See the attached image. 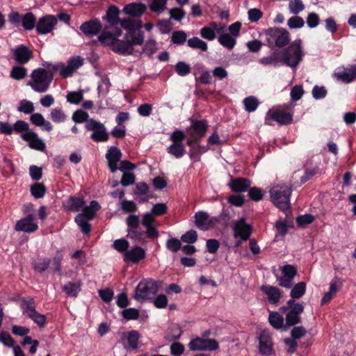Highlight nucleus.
I'll list each match as a JSON object with an SVG mask.
<instances>
[{
    "instance_id": "obj_1",
    "label": "nucleus",
    "mask_w": 356,
    "mask_h": 356,
    "mask_svg": "<svg viewBox=\"0 0 356 356\" xmlns=\"http://www.w3.org/2000/svg\"><path fill=\"white\" fill-rule=\"evenodd\" d=\"M155 217L151 211L143 215L142 225L146 229L144 232L140 227L139 217L135 214L129 215L126 218L127 236L135 241H143L145 236L151 239L156 238L159 236V231L153 225Z\"/></svg>"
},
{
    "instance_id": "obj_2",
    "label": "nucleus",
    "mask_w": 356,
    "mask_h": 356,
    "mask_svg": "<svg viewBox=\"0 0 356 356\" xmlns=\"http://www.w3.org/2000/svg\"><path fill=\"white\" fill-rule=\"evenodd\" d=\"M53 74L44 68H37L31 74V80L26 83L34 91L39 93L47 92L53 80Z\"/></svg>"
},
{
    "instance_id": "obj_3",
    "label": "nucleus",
    "mask_w": 356,
    "mask_h": 356,
    "mask_svg": "<svg viewBox=\"0 0 356 356\" xmlns=\"http://www.w3.org/2000/svg\"><path fill=\"white\" fill-rule=\"evenodd\" d=\"M144 38L140 32L129 31L125 35V40H118L113 50L118 54L129 55L133 53V46L143 44Z\"/></svg>"
},
{
    "instance_id": "obj_4",
    "label": "nucleus",
    "mask_w": 356,
    "mask_h": 356,
    "mask_svg": "<svg viewBox=\"0 0 356 356\" xmlns=\"http://www.w3.org/2000/svg\"><path fill=\"white\" fill-rule=\"evenodd\" d=\"M291 189L286 185H277L270 190L271 200L274 204L286 213L289 209V197Z\"/></svg>"
},
{
    "instance_id": "obj_5",
    "label": "nucleus",
    "mask_w": 356,
    "mask_h": 356,
    "mask_svg": "<svg viewBox=\"0 0 356 356\" xmlns=\"http://www.w3.org/2000/svg\"><path fill=\"white\" fill-rule=\"evenodd\" d=\"M302 41L297 39L286 49L280 52L282 61L291 67H296L302 60V52L301 49Z\"/></svg>"
},
{
    "instance_id": "obj_6",
    "label": "nucleus",
    "mask_w": 356,
    "mask_h": 356,
    "mask_svg": "<svg viewBox=\"0 0 356 356\" xmlns=\"http://www.w3.org/2000/svg\"><path fill=\"white\" fill-rule=\"evenodd\" d=\"M162 286V282L153 280L141 281L135 289L134 298L137 300L151 299Z\"/></svg>"
},
{
    "instance_id": "obj_7",
    "label": "nucleus",
    "mask_w": 356,
    "mask_h": 356,
    "mask_svg": "<svg viewBox=\"0 0 356 356\" xmlns=\"http://www.w3.org/2000/svg\"><path fill=\"white\" fill-rule=\"evenodd\" d=\"M268 44L281 48L287 45L291 40L289 32L284 28L272 27L264 31Z\"/></svg>"
},
{
    "instance_id": "obj_8",
    "label": "nucleus",
    "mask_w": 356,
    "mask_h": 356,
    "mask_svg": "<svg viewBox=\"0 0 356 356\" xmlns=\"http://www.w3.org/2000/svg\"><path fill=\"white\" fill-rule=\"evenodd\" d=\"M20 305L23 314L31 318L38 325H44L46 322V316L38 313L35 309V301L31 297L22 298Z\"/></svg>"
},
{
    "instance_id": "obj_9",
    "label": "nucleus",
    "mask_w": 356,
    "mask_h": 356,
    "mask_svg": "<svg viewBox=\"0 0 356 356\" xmlns=\"http://www.w3.org/2000/svg\"><path fill=\"white\" fill-rule=\"evenodd\" d=\"M86 128L87 130L92 131L90 137L94 141L99 143L108 140V134L102 123L90 119L86 123Z\"/></svg>"
},
{
    "instance_id": "obj_10",
    "label": "nucleus",
    "mask_w": 356,
    "mask_h": 356,
    "mask_svg": "<svg viewBox=\"0 0 356 356\" xmlns=\"http://www.w3.org/2000/svg\"><path fill=\"white\" fill-rule=\"evenodd\" d=\"M188 346L191 351H214L218 348V343L216 339L200 337L192 339Z\"/></svg>"
},
{
    "instance_id": "obj_11",
    "label": "nucleus",
    "mask_w": 356,
    "mask_h": 356,
    "mask_svg": "<svg viewBox=\"0 0 356 356\" xmlns=\"http://www.w3.org/2000/svg\"><path fill=\"white\" fill-rule=\"evenodd\" d=\"M83 64V59L80 56L72 57L67 61V65L54 67V70H59L60 74L66 78L71 76L73 72Z\"/></svg>"
},
{
    "instance_id": "obj_12",
    "label": "nucleus",
    "mask_w": 356,
    "mask_h": 356,
    "mask_svg": "<svg viewBox=\"0 0 356 356\" xmlns=\"http://www.w3.org/2000/svg\"><path fill=\"white\" fill-rule=\"evenodd\" d=\"M58 19L51 15H45L39 19L36 24V31L39 34H47L54 29Z\"/></svg>"
},
{
    "instance_id": "obj_13",
    "label": "nucleus",
    "mask_w": 356,
    "mask_h": 356,
    "mask_svg": "<svg viewBox=\"0 0 356 356\" xmlns=\"http://www.w3.org/2000/svg\"><path fill=\"white\" fill-rule=\"evenodd\" d=\"M195 224L201 230L211 229L218 222L216 218H209V214L205 211H198L195 214Z\"/></svg>"
},
{
    "instance_id": "obj_14",
    "label": "nucleus",
    "mask_w": 356,
    "mask_h": 356,
    "mask_svg": "<svg viewBox=\"0 0 356 356\" xmlns=\"http://www.w3.org/2000/svg\"><path fill=\"white\" fill-rule=\"evenodd\" d=\"M122 154L120 149L116 147H111L106 154V159L108 162V166L112 173L118 170V163L120 161Z\"/></svg>"
},
{
    "instance_id": "obj_15",
    "label": "nucleus",
    "mask_w": 356,
    "mask_h": 356,
    "mask_svg": "<svg viewBox=\"0 0 356 356\" xmlns=\"http://www.w3.org/2000/svg\"><path fill=\"white\" fill-rule=\"evenodd\" d=\"M259 352L262 356H273L276 354L270 335H259Z\"/></svg>"
},
{
    "instance_id": "obj_16",
    "label": "nucleus",
    "mask_w": 356,
    "mask_h": 356,
    "mask_svg": "<svg viewBox=\"0 0 356 356\" xmlns=\"http://www.w3.org/2000/svg\"><path fill=\"white\" fill-rule=\"evenodd\" d=\"M145 250L138 246H135L124 253V261L133 264L138 263L145 258Z\"/></svg>"
},
{
    "instance_id": "obj_17",
    "label": "nucleus",
    "mask_w": 356,
    "mask_h": 356,
    "mask_svg": "<svg viewBox=\"0 0 356 356\" xmlns=\"http://www.w3.org/2000/svg\"><path fill=\"white\" fill-rule=\"evenodd\" d=\"M22 138L28 142L29 147L32 149H35L39 151H44L45 149V144L39 138L38 134L34 131H29L24 134H22Z\"/></svg>"
},
{
    "instance_id": "obj_18",
    "label": "nucleus",
    "mask_w": 356,
    "mask_h": 356,
    "mask_svg": "<svg viewBox=\"0 0 356 356\" xmlns=\"http://www.w3.org/2000/svg\"><path fill=\"white\" fill-rule=\"evenodd\" d=\"M270 118L281 124H289L292 122V115L281 110H269L267 113L266 120Z\"/></svg>"
},
{
    "instance_id": "obj_19",
    "label": "nucleus",
    "mask_w": 356,
    "mask_h": 356,
    "mask_svg": "<svg viewBox=\"0 0 356 356\" xmlns=\"http://www.w3.org/2000/svg\"><path fill=\"white\" fill-rule=\"evenodd\" d=\"M235 237H240L243 240H247L251 234V227L246 224L244 218L237 220L234 225Z\"/></svg>"
},
{
    "instance_id": "obj_20",
    "label": "nucleus",
    "mask_w": 356,
    "mask_h": 356,
    "mask_svg": "<svg viewBox=\"0 0 356 356\" xmlns=\"http://www.w3.org/2000/svg\"><path fill=\"white\" fill-rule=\"evenodd\" d=\"M14 58L19 64H24L33 57L31 51L25 45H20L13 49Z\"/></svg>"
},
{
    "instance_id": "obj_21",
    "label": "nucleus",
    "mask_w": 356,
    "mask_h": 356,
    "mask_svg": "<svg viewBox=\"0 0 356 356\" xmlns=\"http://www.w3.org/2000/svg\"><path fill=\"white\" fill-rule=\"evenodd\" d=\"M38 229V225L34 222L33 215H29L27 217L18 220L15 225L17 231L25 232H33Z\"/></svg>"
},
{
    "instance_id": "obj_22",
    "label": "nucleus",
    "mask_w": 356,
    "mask_h": 356,
    "mask_svg": "<svg viewBox=\"0 0 356 356\" xmlns=\"http://www.w3.org/2000/svg\"><path fill=\"white\" fill-rule=\"evenodd\" d=\"M102 24L97 19L86 22L80 26V30L88 36L97 35L102 30Z\"/></svg>"
},
{
    "instance_id": "obj_23",
    "label": "nucleus",
    "mask_w": 356,
    "mask_h": 356,
    "mask_svg": "<svg viewBox=\"0 0 356 356\" xmlns=\"http://www.w3.org/2000/svg\"><path fill=\"white\" fill-rule=\"evenodd\" d=\"M304 311L303 305H296L286 315V324L287 326H293L300 322V314Z\"/></svg>"
},
{
    "instance_id": "obj_24",
    "label": "nucleus",
    "mask_w": 356,
    "mask_h": 356,
    "mask_svg": "<svg viewBox=\"0 0 356 356\" xmlns=\"http://www.w3.org/2000/svg\"><path fill=\"white\" fill-rule=\"evenodd\" d=\"M261 290L267 296L268 300L273 305L277 304L282 296L280 289L272 286H262Z\"/></svg>"
},
{
    "instance_id": "obj_25",
    "label": "nucleus",
    "mask_w": 356,
    "mask_h": 356,
    "mask_svg": "<svg viewBox=\"0 0 356 356\" xmlns=\"http://www.w3.org/2000/svg\"><path fill=\"white\" fill-rule=\"evenodd\" d=\"M250 181L245 178H236L232 179L229 186L236 193L246 191L250 187Z\"/></svg>"
},
{
    "instance_id": "obj_26",
    "label": "nucleus",
    "mask_w": 356,
    "mask_h": 356,
    "mask_svg": "<svg viewBox=\"0 0 356 356\" xmlns=\"http://www.w3.org/2000/svg\"><path fill=\"white\" fill-rule=\"evenodd\" d=\"M207 127L206 120H194L191 125L192 131L190 133L193 134L194 136L201 138L204 136Z\"/></svg>"
},
{
    "instance_id": "obj_27",
    "label": "nucleus",
    "mask_w": 356,
    "mask_h": 356,
    "mask_svg": "<svg viewBox=\"0 0 356 356\" xmlns=\"http://www.w3.org/2000/svg\"><path fill=\"white\" fill-rule=\"evenodd\" d=\"M139 338L140 335H122L118 343L127 350H136L138 348Z\"/></svg>"
},
{
    "instance_id": "obj_28",
    "label": "nucleus",
    "mask_w": 356,
    "mask_h": 356,
    "mask_svg": "<svg viewBox=\"0 0 356 356\" xmlns=\"http://www.w3.org/2000/svg\"><path fill=\"white\" fill-rule=\"evenodd\" d=\"M146 10V6L143 3H132L124 6L123 11L132 17L141 15Z\"/></svg>"
},
{
    "instance_id": "obj_29",
    "label": "nucleus",
    "mask_w": 356,
    "mask_h": 356,
    "mask_svg": "<svg viewBox=\"0 0 356 356\" xmlns=\"http://www.w3.org/2000/svg\"><path fill=\"white\" fill-rule=\"evenodd\" d=\"M31 122L38 126L42 127L43 129L51 131L53 129V126L49 121L46 120L42 114L33 113L30 117Z\"/></svg>"
},
{
    "instance_id": "obj_30",
    "label": "nucleus",
    "mask_w": 356,
    "mask_h": 356,
    "mask_svg": "<svg viewBox=\"0 0 356 356\" xmlns=\"http://www.w3.org/2000/svg\"><path fill=\"white\" fill-rule=\"evenodd\" d=\"M65 206L70 211H79L85 206V202L82 197L71 196L65 202Z\"/></svg>"
},
{
    "instance_id": "obj_31",
    "label": "nucleus",
    "mask_w": 356,
    "mask_h": 356,
    "mask_svg": "<svg viewBox=\"0 0 356 356\" xmlns=\"http://www.w3.org/2000/svg\"><path fill=\"white\" fill-rule=\"evenodd\" d=\"M63 291L69 296L76 298L81 291V282L74 283L72 282H67L63 286Z\"/></svg>"
},
{
    "instance_id": "obj_32",
    "label": "nucleus",
    "mask_w": 356,
    "mask_h": 356,
    "mask_svg": "<svg viewBox=\"0 0 356 356\" xmlns=\"http://www.w3.org/2000/svg\"><path fill=\"white\" fill-rule=\"evenodd\" d=\"M306 292V283L300 282L291 287L290 296L293 299H300Z\"/></svg>"
},
{
    "instance_id": "obj_33",
    "label": "nucleus",
    "mask_w": 356,
    "mask_h": 356,
    "mask_svg": "<svg viewBox=\"0 0 356 356\" xmlns=\"http://www.w3.org/2000/svg\"><path fill=\"white\" fill-rule=\"evenodd\" d=\"M352 71L351 66L341 72H335L334 74V76L344 83H350L355 78H356V76L354 75V73Z\"/></svg>"
},
{
    "instance_id": "obj_34",
    "label": "nucleus",
    "mask_w": 356,
    "mask_h": 356,
    "mask_svg": "<svg viewBox=\"0 0 356 356\" xmlns=\"http://www.w3.org/2000/svg\"><path fill=\"white\" fill-rule=\"evenodd\" d=\"M303 335H291V337L285 338L283 341L286 346V351L293 354L297 350V340H299Z\"/></svg>"
},
{
    "instance_id": "obj_35",
    "label": "nucleus",
    "mask_w": 356,
    "mask_h": 356,
    "mask_svg": "<svg viewBox=\"0 0 356 356\" xmlns=\"http://www.w3.org/2000/svg\"><path fill=\"white\" fill-rule=\"evenodd\" d=\"M187 44L192 49H200L202 51H207L208 49L207 44L197 37H193L188 39L187 41Z\"/></svg>"
},
{
    "instance_id": "obj_36",
    "label": "nucleus",
    "mask_w": 356,
    "mask_h": 356,
    "mask_svg": "<svg viewBox=\"0 0 356 356\" xmlns=\"http://www.w3.org/2000/svg\"><path fill=\"white\" fill-rule=\"evenodd\" d=\"M218 42L228 49H232L236 44V39L228 33H223L218 37Z\"/></svg>"
},
{
    "instance_id": "obj_37",
    "label": "nucleus",
    "mask_w": 356,
    "mask_h": 356,
    "mask_svg": "<svg viewBox=\"0 0 356 356\" xmlns=\"http://www.w3.org/2000/svg\"><path fill=\"white\" fill-rule=\"evenodd\" d=\"M118 14V8L115 6H111L106 12V18L111 25L115 26L117 25L120 22Z\"/></svg>"
},
{
    "instance_id": "obj_38",
    "label": "nucleus",
    "mask_w": 356,
    "mask_h": 356,
    "mask_svg": "<svg viewBox=\"0 0 356 356\" xmlns=\"http://www.w3.org/2000/svg\"><path fill=\"white\" fill-rule=\"evenodd\" d=\"M168 152L175 158H181L185 154L183 143H173L168 148Z\"/></svg>"
},
{
    "instance_id": "obj_39",
    "label": "nucleus",
    "mask_w": 356,
    "mask_h": 356,
    "mask_svg": "<svg viewBox=\"0 0 356 356\" xmlns=\"http://www.w3.org/2000/svg\"><path fill=\"white\" fill-rule=\"evenodd\" d=\"M22 26L26 30H32L35 25L36 19L32 13H26L22 18Z\"/></svg>"
},
{
    "instance_id": "obj_40",
    "label": "nucleus",
    "mask_w": 356,
    "mask_h": 356,
    "mask_svg": "<svg viewBox=\"0 0 356 356\" xmlns=\"http://www.w3.org/2000/svg\"><path fill=\"white\" fill-rule=\"evenodd\" d=\"M268 320L270 325L276 329H280L283 326L284 318L278 312H270L268 316Z\"/></svg>"
},
{
    "instance_id": "obj_41",
    "label": "nucleus",
    "mask_w": 356,
    "mask_h": 356,
    "mask_svg": "<svg viewBox=\"0 0 356 356\" xmlns=\"http://www.w3.org/2000/svg\"><path fill=\"white\" fill-rule=\"evenodd\" d=\"M98 40L106 45L111 46L112 49L118 40L115 35L110 32H103L99 36Z\"/></svg>"
},
{
    "instance_id": "obj_42",
    "label": "nucleus",
    "mask_w": 356,
    "mask_h": 356,
    "mask_svg": "<svg viewBox=\"0 0 356 356\" xmlns=\"http://www.w3.org/2000/svg\"><path fill=\"white\" fill-rule=\"evenodd\" d=\"M50 117L51 120L56 123L63 122L67 119V115L64 111L59 108H53L51 111Z\"/></svg>"
},
{
    "instance_id": "obj_43",
    "label": "nucleus",
    "mask_w": 356,
    "mask_h": 356,
    "mask_svg": "<svg viewBox=\"0 0 356 356\" xmlns=\"http://www.w3.org/2000/svg\"><path fill=\"white\" fill-rule=\"evenodd\" d=\"M190 324L187 323H183L181 324L172 323L169 327V332L171 334H182L184 332H190Z\"/></svg>"
},
{
    "instance_id": "obj_44",
    "label": "nucleus",
    "mask_w": 356,
    "mask_h": 356,
    "mask_svg": "<svg viewBox=\"0 0 356 356\" xmlns=\"http://www.w3.org/2000/svg\"><path fill=\"white\" fill-rule=\"evenodd\" d=\"M282 61L280 56V52L277 51H274L270 56L262 58L260 63L263 65H277Z\"/></svg>"
},
{
    "instance_id": "obj_45",
    "label": "nucleus",
    "mask_w": 356,
    "mask_h": 356,
    "mask_svg": "<svg viewBox=\"0 0 356 356\" xmlns=\"http://www.w3.org/2000/svg\"><path fill=\"white\" fill-rule=\"evenodd\" d=\"M31 193L35 198H41L46 193V187L42 183H35L31 186Z\"/></svg>"
},
{
    "instance_id": "obj_46",
    "label": "nucleus",
    "mask_w": 356,
    "mask_h": 356,
    "mask_svg": "<svg viewBox=\"0 0 356 356\" xmlns=\"http://www.w3.org/2000/svg\"><path fill=\"white\" fill-rule=\"evenodd\" d=\"M75 222L80 227L81 231L88 234L90 232V224L88 222L87 219L84 217L83 214H78L75 218Z\"/></svg>"
},
{
    "instance_id": "obj_47",
    "label": "nucleus",
    "mask_w": 356,
    "mask_h": 356,
    "mask_svg": "<svg viewBox=\"0 0 356 356\" xmlns=\"http://www.w3.org/2000/svg\"><path fill=\"white\" fill-rule=\"evenodd\" d=\"M50 259L47 258H40L38 259L34 263H33V268L35 271L38 273H42L45 271L50 265Z\"/></svg>"
},
{
    "instance_id": "obj_48",
    "label": "nucleus",
    "mask_w": 356,
    "mask_h": 356,
    "mask_svg": "<svg viewBox=\"0 0 356 356\" xmlns=\"http://www.w3.org/2000/svg\"><path fill=\"white\" fill-rule=\"evenodd\" d=\"M27 75V70L22 66H15L10 72V76L15 80H21Z\"/></svg>"
},
{
    "instance_id": "obj_49",
    "label": "nucleus",
    "mask_w": 356,
    "mask_h": 356,
    "mask_svg": "<svg viewBox=\"0 0 356 356\" xmlns=\"http://www.w3.org/2000/svg\"><path fill=\"white\" fill-rule=\"evenodd\" d=\"M243 104L247 111L253 112L257 109L259 102L256 97L250 96L243 99Z\"/></svg>"
},
{
    "instance_id": "obj_50",
    "label": "nucleus",
    "mask_w": 356,
    "mask_h": 356,
    "mask_svg": "<svg viewBox=\"0 0 356 356\" xmlns=\"http://www.w3.org/2000/svg\"><path fill=\"white\" fill-rule=\"evenodd\" d=\"M289 9L291 13L297 15L305 9V5L302 0H292L289 3Z\"/></svg>"
},
{
    "instance_id": "obj_51",
    "label": "nucleus",
    "mask_w": 356,
    "mask_h": 356,
    "mask_svg": "<svg viewBox=\"0 0 356 356\" xmlns=\"http://www.w3.org/2000/svg\"><path fill=\"white\" fill-rule=\"evenodd\" d=\"M175 72L181 76H184L191 73V67L184 61L178 62L175 67Z\"/></svg>"
},
{
    "instance_id": "obj_52",
    "label": "nucleus",
    "mask_w": 356,
    "mask_h": 356,
    "mask_svg": "<svg viewBox=\"0 0 356 356\" xmlns=\"http://www.w3.org/2000/svg\"><path fill=\"white\" fill-rule=\"evenodd\" d=\"M13 131L17 134H24L29 131H32L29 129V124L23 120L17 121L13 126Z\"/></svg>"
},
{
    "instance_id": "obj_53",
    "label": "nucleus",
    "mask_w": 356,
    "mask_h": 356,
    "mask_svg": "<svg viewBox=\"0 0 356 356\" xmlns=\"http://www.w3.org/2000/svg\"><path fill=\"white\" fill-rule=\"evenodd\" d=\"M287 25L291 29H300L304 26L305 21L299 16H293L287 21Z\"/></svg>"
},
{
    "instance_id": "obj_54",
    "label": "nucleus",
    "mask_w": 356,
    "mask_h": 356,
    "mask_svg": "<svg viewBox=\"0 0 356 356\" xmlns=\"http://www.w3.org/2000/svg\"><path fill=\"white\" fill-rule=\"evenodd\" d=\"M187 35L184 31H177L172 33V42L176 44H182L186 41Z\"/></svg>"
},
{
    "instance_id": "obj_55",
    "label": "nucleus",
    "mask_w": 356,
    "mask_h": 356,
    "mask_svg": "<svg viewBox=\"0 0 356 356\" xmlns=\"http://www.w3.org/2000/svg\"><path fill=\"white\" fill-rule=\"evenodd\" d=\"M167 1L168 0H152L149 8L154 13H161L165 8Z\"/></svg>"
},
{
    "instance_id": "obj_56",
    "label": "nucleus",
    "mask_w": 356,
    "mask_h": 356,
    "mask_svg": "<svg viewBox=\"0 0 356 356\" xmlns=\"http://www.w3.org/2000/svg\"><path fill=\"white\" fill-rule=\"evenodd\" d=\"M264 195V191L257 187L250 188L248 191V195L253 201L257 202L261 200L263 198Z\"/></svg>"
},
{
    "instance_id": "obj_57",
    "label": "nucleus",
    "mask_w": 356,
    "mask_h": 356,
    "mask_svg": "<svg viewBox=\"0 0 356 356\" xmlns=\"http://www.w3.org/2000/svg\"><path fill=\"white\" fill-rule=\"evenodd\" d=\"M18 111L26 114H30L34 111L33 104L30 101L23 99L20 102Z\"/></svg>"
},
{
    "instance_id": "obj_58",
    "label": "nucleus",
    "mask_w": 356,
    "mask_h": 356,
    "mask_svg": "<svg viewBox=\"0 0 356 356\" xmlns=\"http://www.w3.org/2000/svg\"><path fill=\"white\" fill-rule=\"evenodd\" d=\"M197 239V234L195 230L191 229L181 236V240L186 243H193Z\"/></svg>"
},
{
    "instance_id": "obj_59",
    "label": "nucleus",
    "mask_w": 356,
    "mask_h": 356,
    "mask_svg": "<svg viewBox=\"0 0 356 356\" xmlns=\"http://www.w3.org/2000/svg\"><path fill=\"white\" fill-rule=\"evenodd\" d=\"M129 246V242L123 238L115 240L113 244V247L118 252H125L128 251L127 249Z\"/></svg>"
},
{
    "instance_id": "obj_60",
    "label": "nucleus",
    "mask_w": 356,
    "mask_h": 356,
    "mask_svg": "<svg viewBox=\"0 0 356 356\" xmlns=\"http://www.w3.org/2000/svg\"><path fill=\"white\" fill-rule=\"evenodd\" d=\"M121 208L126 213H134L138 209L136 203L134 201L124 200L121 202Z\"/></svg>"
},
{
    "instance_id": "obj_61",
    "label": "nucleus",
    "mask_w": 356,
    "mask_h": 356,
    "mask_svg": "<svg viewBox=\"0 0 356 356\" xmlns=\"http://www.w3.org/2000/svg\"><path fill=\"white\" fill-rule=\"evenodd\" d=\"M67 102L78 104L83 100V92H69L66 97Z\"/></svg>"
},
{
    "instance_id": "obj_62",
    "label": "nucleus",
    "mask_w": 356,
    "mask_h": 356,
    "mask_svg": "<svg viewBox=\"0 0 356 356\" xmlns=\"http://www.w3.org/2000/svg\"><path fill=\"white\" fill-rule=\"evenodd\" d=\"M156 43L155 40H149L145 44L143 49V52L150 56L156 52Z\"/></svg>"
},
{
    "instance_id": "obj_63",
    "label": "nucleus",
    "mask_w": 356,
    "mask_h": 356,
    "mask_svg": "<svg viewBox=\"0 0 356 356\" xmlns=\"http://www.w3.org/2000/svg\"><path fill=\"white\" fill-rule=\"evenodd\" d=\"M320 22L319 16L315 13H311L307 15L306 23L307 26L311 28L316 27Z\"/></svg>"
},
{
    "instance_id": "obj_64",
    "label": "nucleus",
    "mask_w": 356,
    "mask_h": 356,
    "mask_svg": "<svg viewBox=\"0 0 356 356\" xmlns=\"http://www.w3.org/2000/svg\"><path fill=\"white\" fill-rule=\"evenodd\" d=\"M88 117L89 115L86 112L82 110H77L73 113L72 120L76 123H81L85 121L88 122Z\"/></svg>"
}]
</instances>
